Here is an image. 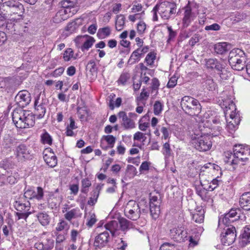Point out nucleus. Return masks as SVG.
I'll list each match as a JSON object with an SVG mask.
<instances>
[{
  "label": "nucleus",
  "instance_id": "nucleus-1",
  "mask_svg": "<svg viewBox=\"0 0 250 250\" xmlns=\"http://www.w3.org/2000/svg\"><path fill=\"white\" fill-rule=\"evenodd\" d=\"M222 106L227 121V129L231 134L237 129L240 122V117L236 106L231 98L222 99Z\"/></svg>",
  "mask_w": 250,
  "mask_h": 250
},
{
  "label": "nucleus",
  "instance_id": "nucleus-2",
  "mask_svg": "<svg viewBox=\"0 0 250 250\" xmlns=\"http://www.w3.org/2000/svg\"><path fill=\"white\" fill-rule=\"evenodd\" d=\"M250 156V146L243 145H236L233 147V154L225 152V162L231 166L238 165L240 162H245Z\"/></svg>",
  "mask_w": 250,
  "mask_h": 250
},
{
  "label": "nucleus",
  "instance_id": "nucleus-3",
  "mask_svg": "<svg viewBox=\"0 0 250 250\" xmlns=\"http://www.w3.org/2000/svg\"><path fill=\"white\" fill-rule=\"evenodd\" d=\"M12 120L16 127L20 128L30 127L35 123L33 115L21 109L14 110Z\"/></svg>",
  "mask_w": 250,
  "mask_h": 250
},
{
  "label": "nucleus",
  "instance_id": "nucleus-4",
  "mask_svg": "<svg viewBox=\"0 0 250 250\" xmlns=\"http://www.w3.org/2000/svg\"><path fill=\"white\" fill-rule=\"evenodd\" d=\"M175 11V5L172 3L167 1L160 2L155 5L151 11L153 21H158L157 13L163 19L168 20Z\"/></svg>",
  "mask_w": 250,
  "mask_h": 250
},
{
  "label": "nucleus",
  "instance_id": "nucleus-5",
  "mask_svg": "<svg viewBox=\"0 0 250 250\" xmlns=\"http://www.w3.org/2000/svg\"><path fill=\"white\" fill-rule=\"evenodd\" d=\"M191 143L195 149L200 151H208L212 146L211 137L207 134L194 133L192 135Z\"/></svg>",
  "mask_w": 250,
  "mask_h": 250
},
{
  "label": "nucleus",
  "instance_id": "nucleus-6",
  "mask_svg": "<svg viewBox=\"0 0 250 250\" xmlns=\"http://www.w3.org/2000/svg\"><path fill=\"white\" fill-rule=\"evenodd\" d=\"M3 7L8 8V11L11 16V20L17 21L18 20L22 19V16L24 12V8L23 5L17 0H8L3 3Z\"/></svg>",
  "mask_w": 250,
  "mask_h": 250
},
{
  "label": "nucleus",
  "instance_id": "nucleus-7",
  "mask_svg": "<svg viewBox=\"0 0 250 250\" xmlns=\"http://www.w3.org/2000/svg\"><path fill=\"white\" fill-rule=\"evenodd\" d=\"M182 109L190 115H195L200 113L201 105L198 101L190 96H184L181 101Z\"/></svg>",
  "mask_w": 250,
  "mask_h": 250
},
{
  "label": "nucleus",
  "instance_id": "nucleus-8",
  "mask_svg": "<svg viewBox=\"0 0 250 250\" xmlns=\"http://www.w3.org/2000/svg\"><path fill=\"white\" fill-rule=\"evenodd\" d=\"M219 174H221V168L219 166L211 163H207L201 168L199 174L200 181L206 179L207 175L210 177H218Z\"/></svg>",
  "mask_w": 250,
  "mask_h": 250
},
{
  "label": "nucleus",
  "instance_id": "nucleus-9",
  "mask_svg": "<svg viewBox=\"0 0 250 250\" xmlns=\"http://www.w3.org/2000/svg\"><path fill=\"white\" fill-rule=\"evenodd\" d=\"M219 229L224 230V232H222L221 234V241L222 244L226 246L231 245L234 242L236 237L235 228L231 225L225 226Z\"/></svg>",
  "mask_w": 250,
  "mask_h": 250
},
{
  "label": "nucleus",
  "instance_id": "nucleus-10",
  "mask_svg": "<svg viewBox=\"0 0 250 250\" xmlns=\"http://www.w3.org/2000/svg\"><path fill=\"white\" fill-rule=\"evenodd\" d=\"M124 212L125 216L132 220H137L140 217V208L139 204L134 200H130L126 203Z\"/></svg>",
  "mask_w": 250,
  "mask_h": 250
},
{
  "label": "nucleus",
  "instance_id": "nucleus-11",
  "mask_svg": "<svg viewBox=\"0 0 250 250\" xmlns=\"http://www.w3.org/2000/svg\"><path fill=\"white\" fill-rule=\"evenodd\" d=\"M238 218L239 216L237 215L236 210L231 209L229 212L219 218L218 227L219 228H222L225 226H229V224L236 221Z\"/></svg>",
  "mask_w": 250,
  "mask_h": 250
},
{
  "label": "nucleus",
  "instance_id": "nucleus-12",
  "mask_svg": "<svg viewBox=\"0 0 250 250\" xmlns=\"http://www.w3.org/2000/svg\"><path fill=\"white\" fill-rule=\"evenodd\" d=\"M41 242L35 244V247L38 250H52L54 246V241L50 235L44 234Z\"/></svg>",
  "mask_w": 250,
  "mask_h": 250
},
{
  "label": "nucleus",
  "instance_id": "nucleus-13",
  "mask_svg": "<svg viewBox=\"0 0 250 250\" xmlns=\"http://www.w3.org/2000/svg\"><path fill=\"white\" fill-rule=\"evenodd\" d=\"M170 236L177 242L185 241L188 238L187 230L183 227H178L170 230Z\"/></svg>",
  "mask_w": 250,
  "mask_h": 250
},
{
  "label": "nucleus",
  "instance_id": "nucleus-14",
  "mask_svg": "<svg viewBox=\"0 0 250 250\" xmlns=\"http://www.w3.org/2000/svg\"><path fill=\"white\" fill-rule=\"evenodd\" d=\"M15 99L18 104L21 107H24L31 101L30 94L26 90H22L18 93Z\"/></svg>",
  "mask_w": 250,
  "mask_h": 250
},
{
  "label": "nucleus",
  "instance_id": "nucleus-15",
  "mask_svg": "<svg viewBox=\"0 0 250 250\" xmlns=\"http://www.w3.org/2000/svg\"><path fill=\"white\" fill-rule=\"evenodd\" d=\"M118 117L121 120V125L125 129H130L135 127V122L129 118L124 111H120L118 113Z\"/></svg>",
  "mask_w": 250,
  "mask_h": 250
},
{
  "label": "nucleus",
  "instance_id": "nucleus-16",
  "mask_svg": "<svg viewBox=\"0 0 250 250\" xmlns=\"http://www.w3.org/2000/svg\"><path fill=\"white\" fill-rule=\"evenodd\" d=\"M62 211L64 213V218L69 221L81 216L79 208H76L70 209V208L67 205L62 208Z\"/></svg>",
  "mask_w": 250,
  "mask_h": 250
},
{
  "label": "nucleus",
  "instance_id": "nucleus-17",
  "mask_svg": "<svg viewBox=\"0 0 250 250\" xmlns=\"http://www.w3.org/2000/svg\"><path fill=\"white\" fill-rule=\"evenodd\" d=\"M197 15L196 11H193L189 6L185 7L184 17L183 19V23L185 27L188 26L190 22L193 21Z\"/></svg>",
  "mask_w": 250,
  "mask_h": 250
},
{
  "label": "nucleus",
  "instance_id": "nucleus-18",
  "mask_svg": "<svg viewBox=\"0 0 250 250\" xmlns=\"http://www.w3.org/2000/svg\"><path fill=\"white\" fill-rule=\"evenodd\" d=\"M43 159L46 164L50 167H55L57 164V157L50 148L43 151Z\"/></svg>",
  "mask_w": 250,
  "mask_h": 250
},
{
  "label": "nucleus",
  "instance_id": "nucleus-19",
  "mask_svg": "<svg viewBox=\"0 0 250 250\" xmlns=\"http://www.w3.org/2000/svg\"><path fill=\"white\" fill-rule=\"evenodd\" d=\"M218 177L216 176L212 178V177L208 179H204L202 181H200L203 188L206 190L212 191L214 190L218 185L219 180L217 179Z\"/></svg>",
  "mask_w": 250,
  "mask_h": 250
},
{
  "label": "nucleus",
  "instance_id": "nucleus-20",
  "mask_svg": "<svg viewBox=\"0 0 250 250\" xmlns=\"http://www.w3.org/2000/svg\"><path fill=\"white\" fill-rule=\"evenodd\" d=\"M116 139L111 135L103 136L101 139V147L104 149L112 148L114 146Z\"/></svg>",
  "mask_w": 250,
  "mask_h": 250
},
{
  "label": "nucleus",
  "instance_id": "nucleus-21",
  "mask_svg": "<svg viewBox=\"0 0 250 250\" xmlns=\"http://www.w3.org/2000/svg\"><path fill=\"white\" fill-rule=\"evenodd\" d=\"M192 219L197 223H202L204 220V209L201 206H197L195 209L190 212Z\"/></svg>",
  "mask_w": 250,
  "mask_h": 250
},
{
  "label": "nucleus",
  "instance_id": "nucleus-22",
  "mask_svg": "<svg viewBox=\"0 0 250 250\" xmlns=\"http://www.w3.org/2000/svg\"><path fill=\"white\" fill-rule=\"evenodd\" d=\"M109 237V235L107 231L100 233L95 237L94 246L98 248L104 246L108 242Z\"/></svg>",
  "mask_w": 250,
  "mask_h": 250
},
{
  "label": "nucleus",
  "instance_id": "nucleus-23",
  "mask_svg": "<svg viewBox=\"0 0 250 250\" xmlns=\"http://www.w3.org/2000/svg\"><path fill=\"white\" fill-rule=\"evenodd\" d=\"M40 96H38L34 102L35 114L38 118H42L45 112L46 108L44 104L39 102Z\"/></svg>",
  "mask_w": 250,
  "mask_h": 250
},
{
  "label": "nucleus",
  "instance_id": "nucleus-24",
  "mask_svg": "<svg viewBox=\"0 0 250 250\" xmlns=\"http://www.w3.org/2000/svg\"><path fill=\"white\" fill-rule=\"evenodd\" d=\"M246 60L244 52L240 49L235 48L229 53V62L238 61V60Z\"/></svg>",
  "mask_w": 250,
  "mask_h": 250
},
{
  "label": "nucleus",
  "instance_id": "nucleus-25",
  "mask_svg": "<svg viewBox=\"0 0 250 250\" xmlns=\"http://www.w3.org/2000/svg\"><path fill=\"white\" fill-rule=\"evenodd\" d=\"M239 205L244 210H250V192L244 193L241 196Z\"/></svg>",
  "mask_w": 250,
  "mask_h": 250
},
{
  "label": "nucleus",
  "instance_id": "nucleus-26",
  "mask_svg": "<svg viewBox=\"0 0 250 250\" xmlns=\"http://www.w3.org/2000/svg\"><path fill=\"white\" fill-rule=\"evenodd\" d=\"M250 243V227L247 226L244 228L240 239V245L245 247Z\"/></svg>",
  "mask_w": 250,
  "mask_h": 250
},
{
  "label": "nucleus",
  "instance_id": "nucleus-27",
  "mask_svg": "<svg viewBox=\"0 0 250 250\" xmlns=\"http://www.w3.org/2000/svg\"><path fill=\"white\" fill-rule=\"evenodd\" d=\"M162 152L165 156L166 164H167L173 158V154L172 153L170 145L168 143L166 142L164 144L162 148Z\"/></svg>",
  "mask_w": 250,
  "mask_h": 250
},
{
  "label": "nucleus",
  "instance_id": "nucleus-28",
  "mask_svg": "<svg viewBox=\"0 0 250 250\" xmlns=\"http://www.w3.org/2000/svg\"><path fill=\"white\" fill-rule=\"evenodd\" d=\"M17 157L20 160H22L28 158L29 156L28 151L24 145H21L18 146L16 150Z\"/></svg>",
  "mask_w": 250,
  "mask_h": 250
},
{
  "label": "nucleus",
  "instance_id": "nucleus-29",
  "mask_svg": "<svg viewBox=\"0 0 250 250\" xmlns=\"http://www.w3.org/2000/svg\"><path fill=\"white\" fill-rule=\"evenodd\" d=\"M106 230H108L113 236L117 234V231L120 230L119 221L115 220L111 221L105 225Z\"/></svg>",
  "mask_w": 250,
  "mask_h": 250
},
{
  "label": "nucleus",
  "instance_id": "nucleus-30",
  "mask_svg": "<svg viewBox=\"0 0 250 250\" xmlns=\"http://www.w3.org/2000/svg\"><path fill=\"white\" fill-rule=\"evenodd\" d=\"M137 173L136 168L132 165H128L126 167L124 179L127 181L128 179L133 178Z\"/></svg>",
  "mask_w": 250,
  "mask_h": 250
},
{
  "label": "nucleus",
  "instance_id": "nucleus-31",
  "mask_svg": "<svg viewBox=\"0 0 250 250\" xmlns=\"http://www.w3.org/2000/svg\"><path fill=\"white\" fill-rule=\"evenodd\" d=\"M111 33V27L107 26L99 29L97 36L100 39H104L109 37Z\"/></svg>",
  "mask_w": 250,
  "mask_h": 250
},
{
  "label": "nucleus",
  "instance_id": "nucleus-32",
  "mask_svg": "<svg viewBox=\"0 0 250 250\" xmlns=\"http://www.w3.org/2000/svg\"><path fill=\"white\" fill-rule=\"evenodd\" d=\"M231 68L235 70L241 71L244 69L246 64L245 60H238V61H233L229 62Z\"/></svg>",
  "mask_w": 250,
  "mask_h": 250
},
{
  "label": "nucleus",
  "instance_id": "nucleus-33",
  "mask_svg": "<svg viewBox=\"0 0 250 250\" xmlns=\"http://www.w3.org/2000/svg\"><path fill=\"white\" fill-rule=\"evenodd\" d=\"M15 142L14 138L9 133H6L4 135L2 145L5 148H10L14 145Z\"/></svg>",
  "mask_w": 250,
  "mask_h": 250
},
{
  "label": "nucleus",
  "instance_id": "nucleus-34",
  "mask_svg": "<svg viewBox=\"0 0 250 250\" xmlns=\"http://www.w3.org/2000/svg\"><path fill=\"white\" fill-rule=\"evenodd\" d=\"M95 42L94 38L91 36L85 35V39L84 40L83 44L81 46V49L83 51L87 50L92 47L93 44Z\"/></svg>",
  "mask_w": 250,
  "mask_h": 250
},
{
  "label": "nucleus",
  "instance_id": "nucleus-35",
  "mask_svg": "<svg viewBox=\"0 0 250 250\" xmlns=\"http://www.w3.org/2000/svg\"><path fill=\"white\" fill-rule=\"evenodd\" d=\"M14 206L16 209L19 212L29 211L30 208V204L28 202L22 203L20 201H16Z\"/></svg>",
  "mask_w": 250,
  "mask_h": 250
},
{
  "label": "nucleus",
  "instance_id": "nucleus-36",
  "mask_svg": "<svg viewBox=\"0 0 250 250\" xmlns=\"http://www.w3.org/2000/svg\"><path fill=\"white\" fill-rule=\"evenodd\" d=\"M229 44L227 42H219L214 45L215 51L219 54H223L228 50Z\"/></svg>",
  "mask_w": 250,
  "mask_h": 250
},
{
  "label": "nucleus",
  "instance_id": "nucleus-37",
  "mask_svg": "<svg viewBox=\"0 0 250 250\" xmlns=\"http://www.w3.org/2000/svg\"><path fill=\"white\" fill-rule=\"evenodd\" d=\"M206 65L208 68L220 70L222 67V64L216 59H209L206 61Z\"/></svg>",
  "mask_w": 250,
  "mask_h": 250
},
{
  "label": "nucleus",
  "instance_id": "nucleus-38",
  "mask_svg": "<svg viewBox=\"0 0 250 250\" xmlns=\"http://www.w3.org/2000/svg\"><path fill=\"white\" fill-rule=\"evenodd\" d=\"M77 57L72 48H68L64 52L63 59L64 61L68 62L72 60H75Z\"/></svg>",
  "mask_w": 250,
  "mask_h": 250
},
{
  "label": "nucleus",
  "instance_id": "nucleus-39",
  "mask_svg": "<svg viewBox=\"0 0 250 250\" xmlns=\"http://www.w3.org/2000/svg\"><path fill=\"white\" fill-rule=\"evenodd\" d=\"M41 142L44 145H51L52 143V138L50 135L45 130L41 135Z\"/></svg>",
  "mask_w": 250,
  "mask_h": 250
},
{
  "label": "nucleus",
  "instance_id": "nucleus-40",
  "mask_svg": "<svg viewBox=\"0 0 250 250\" xmlns=\"http://www.w3.org/2000/svg\"><path fill=\"white\" fill-rule=\"evenodd\" d=\"M37 217L39 222L42 226L48 225L50 222V218L46 213H39L37 215Z\"/></svg>",
  "mask_w": 250,
  "mask_h": 250
},
{
  "label": "nucleus",
  "instance_id": "nucleus-41",
  "mask_svg": "<svg viewBox=\"0 0 250 250\" xmlns=\"http://www.w3.org/2000/svg\"><path fill=\"white\" fill-rule=\"evenodd\" d=\"M160 205H150V212L152 217L156 220L160 214Z\"/></svg>",
  "mask_w": 250,
  "mask_h": 250
},
{
  "label": "nucleus",
  "instance_id": "nucleus-42",
  "mask_svg": "<svg viewBox=\"0 0 250 250\" xmlns=\"http://www.w3.org/2000/svg\"><path fill=\"white\" fill-rule=\"evenodd\" d=\"M120 230L125 231L131 228V222L125 218H122L119 220Z\"/></svg>",
  "mask_w": 250,
  "mask_h": 250
},
{
  "label": "nucleus",
  "instance_id": "nucleus-43",
  "mask_svg": "<svg viewBox=\"0 0 250 250\" xmlns=\"http://www.w3.org/2000/svg\"><path fill=\"white\" fill-rule=\"evenodd\" d=\"M68 19V16L65 15V13L61 8L56 13L53 21L55 22L59 23Z\"/></svg>",
  "mask_w": 250,
  "mask_h": 250
},
{
  "label": "nucleus",
  "instance_id": "nucleus-44",
  "mask_svg": "<svg viewBox=\"0 0 250 250\" xmlns=\"http://www.w3.org/2000/svg\"><path fill=\"white\" fill-rule=\"evenodd\" d=\"M150 130H149L148 132L146 133H143L141 132L138 131L136 132L133 136V140L142 142H144L146 139V135H150Z\"/></svg>",
  "mask_w": 250,
  "mask_h": 250
},
{
  "label": "nucleus",
  "instance_id": "nucleus-45",
  "mask_svg": "<svg viewBox=\"0 0 250 250\" xmlns=\"http://www.w3.org/2000/svg\"><path fill=\"white\" fill-rule=\"evenodd\" d=\"M62 5L64 7H66L71 9L76 10V12L78 10L76 0H65L62 2Z\"/></svg>",
  "mask_w": 250,
  "mask_h": 250
},
{
  "label": "nucleus",
  "instance_id": "nucleus-46",
  "mask_svg": "<svg viewBox=\"0 0 250 250\" xmlns=\"http://www.w3.org/2000/svg\"><path fill=\"white\" fill-rule=\"evenodd\" d=\"M70 124L66 127V134L68 136H72L74 135L73 129L77 128V126L75 125V123L74 120L72 118H70Z\"/></svg>",
  "mask_w": 250,
  "mask_h": 250
},
{
  "label": "nucleus",
  "instance_id": "nucleus-47",
  "mask_svg": "<svg viewBox=\"0 0 250 250\" xmlns=\"http://www.w3.org/2000/svg\"><path fill=\"white\" fill-rule=\"evenodd\" d=\"M125 18L122 15L117 16L116 21V29L118 31L123 29L125 24Z\"/></svg>",
  "mask_w": 250,
  "mask_h": 250
},
{
  "label": "nucleus",
  "instance_id": "nucleus-48",
  "mask_svg": "<svg viewBox=\"0 0 250 250\" xmlns=\"http://www.w3.org/2000/svg\"><path fill=\"white\" fill-rule=\"evenodd\" d=\"M156 58V54L154 52H150L147 54L145 60L148 65L151 66L153 65Z\"/></svg>",
  "mask_w": 250,
  "mask_h": 250
},
{
  "label": "nucleus",
  "instance_id": "nucleus-49",
  "mask_svg": "<svg viewBox=\"0 0 250 250\" xmlns=\"http://www.w3.org/2000/svg\"><path fill=\"white\" fill-rule=\"evenodd\" d=\"M35 190L34 188H26L24 193V196L28 199H34V195H35Z\"/></svg>",
  "mask_w": 250,
  "mask_h": 250
},
{
  "label": "nucleus",
  "instance_id": "nucleus-50",
  "mask_svg": "<svg viewBox=\"0 0 250 250\" xmlns=\"http://www.w3.org/2000/svg\"><path fill=\"white\" fill-rule=\"evenodd\" d=\"M96 215L94 213L90 212L87 218L86 225L91 227L96 222Z\"/></svg>",
  "mask_w": 250,
  "mask_h": 250
},
{
  "label": "nucleus",
  "instance_id": "nucleus-51",
  "mask_svg": "<svg viewBox=\"0 0 250 250\" xmlns=\"http://www.w3.org/2000/svg\"><path fill=\"white\" fill-rule=\"evenodd\" d=\"M44 196V192L43 189L41 187H38L36 190H35V195H34V199H35L38 201L42 200Z\"/></svg>",
  "mask_w": 250,
  "mask_h": 250
},
{
  "label": "nucleus",
  "instance_id": "nucleus-52",
  "mask_svg": "<svg viewBox=\"0 0 250 250\" xmlns=\"http://www.w3.org/2000/svg\"><path fill=\"white\" fill-rule=\"evenodd\" d=\"M82 188L81 189V191L86 194L88 191V188L91 185V182L89 179L85 178L82 180Z\"/></svg>",
  "mask_w": 250,
  "mask_h": 250
},
{
  "label": "nucleus",
  "instance_id": "nucleus-53",
  "mask_svg": "<svg viewBox=\"0 0 250 250\" xmlns=\"http://www.w3.org/2000/svg\"><path fill=\"white\" fill-rule=\"evenodd\" d=\"M218 71V74L222 80H227L230 75V73L227 70V69L223 67L222 64V67L220 70H217Z\"/></svg>",
  "mask_w": 250,
  "mask_h": 250
},
{
  "label": "nucleus",
  "instance_id": "nucleus-54",
  "mask_svg": "<svg viewBox=\"0 0 250 250\" xmlns=\"http://www.w3.org/2000/svg\"><path fill=\"white\" fill-rule=\"evenodd\" d=\"M69 228V226L68 223L63 220H61L57 224L56 229L57 231H62L64 229H68Z\"/></svg>",
  "mask_w": 250,
  "mask_h": 250
},
{
  "label": "nucleus",
  "instance_id": "nucleus-55",
  "mask_svg": "<svg viewBox=\"0 0 250 250\" xmlns=\"http://www.w3.org/2000/svg\"><path fill=\"white\" fill-rule=\"evenodd\" d=\"M151 165V162L147 161L142 162L139 167V171L142 173L145 171H148Z\"/></svg>",
  "mask_w": 250,
  "mask_h": 250
},
{
  "label": "nucleus",
  "instance_id": "nucleus-56",
  "mask_svg": "<svg viewBox=\"0 0 250 250\" xmlns=\"http://www.w3.org/2000/svg\"><path fill=\"white\" fill-rule=\"evenodd\" d=\"M99 195V191H95L93 192L92 196L89 198L88 201V204L90 206H93L96 204Z\"/></svg>",
  "mask_w": 250,
  "mask_h": 250
},
{
  "label": "nucleus",
  "instance_id": "nucleus-57",
  "mask_svg": "<svg viewBox=\"0 0 250 250\" xmlns=\"http://www.w3.org/2000/svg\"><path fill=\"white\" fill-rule=\"evenodd\" d=\"M149 93L145 89H143L139 96L137 98V101L139 102L146 101L149 97Z\"/></svg>",
  "mask_w": 250,
  "mask_h": 250
},
{
  "label": "nucleus",
  "instance_id": "nucleus-58",
  "mask_svg": "<svg viewBox=\"0 0 250 250\" xmlns=\"http://www.w3.org/2000/svg\"><path fill=\"white\" fill-rule=\"evenodd\" d=\"M200 184V186L196 187V193L202 199H204L207 190L203 188L201 183Z\"/></svg>",
  "mask_w": 250,
  "mask_h": 250
},
{
  "label": "nucleus",
  "instance_id": "nucleus-59",
  "mask_svg": "<svg viewBox=\"0 0 250 250\" xmlns=\"http://www.w3.org/2000/svg\"><path fill=\"white\" fill-rule=\"evenodd\" d=\"M160 250H179L178 247L170 243H164L160 247Z\"/></svg>",
  "mask_w": 250,
  "mask_h": 250
},
{
  "label": "nucleus",
  "instance_id": "nucleus-60",
  "mask_svg": "<svg viewBox=\"0 0 250 250\" xmlns=\"http://www.w3.org/2000/svg\"><path fill=\"white\" fill-rule=\"evenodd\" d=\"M206 83L208 88L210 91H214L216 89L217 85L212 78L207 79Z\"/></svg>",
  "mask_w": 250,
  "mask_h": 250
},
{
  "label": "nucleus",
  "instance_id": "nucleus-61",
  "mask_svg": "<svg viewBox=\"0 0 250 250\" xmlns=\"http://www.w3.org/2000/svg\"><path fill=\"white\" fill-rule=\"evenodd\" d=\"M142 57V55L140 53L139 51H138V50L137 49L132 52L130 59L131 60H133V62H138Z\"/></svg>",
  "mask_w": 250,
  "mask_h": 250
},
{
  "label": "nucleus",
  "instance_id": "nucleus-62",
  "mask_svg": "<svg viewBox=\"0 0 250 250\" xmlns=\"http://www.w3.org/2000/svg\"><path fill=\"white\" fill-rule=\"evenodd\" d=\"M163 105L159 101H156L154 104V113L156 115H159L162 111Z\"/></svg>",
  "mask_w": 250,
  "mask_h": 250
},
{
  "label": "nucleus",
  "instance_id": "nucleus-63",
  "mask_svg": "<svg viewBox=\"0 0 250 250\" xmlns=\"http://www.w3.org/2000/svg\"><path fill=\"white\" fill-rule=\"evenodd\" d=\"M126 161L129 163L133 164L136 166H139L140 163V157H129L127 158Z\"/></svg>",
  "mask_w": 250,
  "mask_h": 250
},
{
  "label": "nucleus",
  "instance_id": "nucleus-64",
  "mask_svg": "<svg viewBox=\"0 0 250 250\" xmlns=\"http://www.w3.org/2000/svg\"><path fill=\"white\" fill-rule=\"evenodd\" d=\"M137 28L139 34H143L146 29V24L143 21H140L137 24Z\"/></svg>",
  "mask_w": 250,
  "mask_h": 250
}]
</instances>
